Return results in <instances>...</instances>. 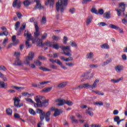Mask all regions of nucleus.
I'll use <instances>...</instances> for the list:
<instances>
[{
	"instance_id": "f257e3e1",
	"label": "nucleus",
	"mask_w": 127,
	"mask_h": 127,
	"mask_svg": "<svg viewBox=\"0 0 127 127\" xmlns=\"http://www.w3.org/2000/svg\"><path fill=\"white\" fill-rule=\"evenodd\" d=\"M68 4V0H59L56 5V8L58 12H61L63 13L64 12V9H65V6H67Z\"/></svg>"
},
{
	"instance_id": "f03ea898",
	"label": "nucleus",
	"mask_w": 127,
	"mask_h": 127,
	"mask_svg": "<svg viewBox=\"0 0 127 127\" xmlns=\"http://www.w3.org/2000/svg\"><path fill=\"white\" fill-rule=\"evenodd\" d=\"M60 48L62 49L64 53H62L63 54H64L66 56H68L70 58H66L65 62L68 61H73V58L71 57L72 56V54L70 53L71 52V49H70V46L65 47L63 45L61 46Z\"/></svg>"
},
{
	"instance_id": "7ed1b4c3",
	"label": "nucleus",
	"mask_w": 127,
	"mask_h": 127,
	"mask_svg": "<svg viewBox=\"0 0 127 127\" xmlns=\"http://www.w3.org/2000/svg\"><path fill=\"white\" fill-rule=\"evenodd\" d=\"M33 58H34V53L32 52H30L29 53L28 57L26 58V60L24 62L25 64L27 65H29L30 68H36V66L35 64H31L29 61H32L33 60Z\"/></svg>"
},
{
	"instance_id": "20e7f679",
	"label": "nucleus",
	"mask_w": 127,
	"mask_h": 127,
	"mask_svg": "<svg viewBox=\"0 0 127 127\" xmlns=\"http://www.w3.org/2000/svg\"><path fill=\"white\" fill-rule=\"evenodd\" d=\"M34 25L36 30V32L34 33L35 38H38V36L40 35V32H39V27H38V22L35 21L34 22Z\"/></svg>"
},
{
	"instance_id": "39448f33",
	"label": "nucleus",
	"mask_w": 127,
	"mask_h": 127,
	"mask_svg": "<svg viewBox=\"0 0 127 127\" xmlns=\"http://www.w3.org/2000/svg\"><path fill=\"white\" fill-rule=\"evenodd\" d=\"M37 114H39L40 115V119L41 120V122H43V120L45 119V112L43 111V110L40 109H37L36 111Z\"/></svg>"
},
{
	"instance_id": "423d86ee",
	"label": "nucleus",
	"mask_w": 127,
	"mask_h": 127,
	"mask_svg": "<svg viewBox=\"0 0 127 127\" xmlns=\"http://www.w3.org/2000/svg\"><path fill=\"white\" fill-rule=\"evenodd\" d=\"M14 101V105L15 107L17 108H20L23 106L22 103L19 104V102H20V99L18 97H15L13 99Z\"/></svg>"
},
{
	"instance_id": "0eeeda50",
	"label": "nucleus",
	"mask_w": 127,
	"mask_h": 127,
	"mask_svg": "<svg viewBox=\"0 0 127 127\" xmlns=\"http://www.w3.org/2000/svg\"><path fill=\"white\" fill-rule=\"evenodd\" d=\"M24 36H27V40H32L33 43H34L35 42V41L32 38V36H31V34L29 33L28 30H25V33L24 34Z\"/></svg>"
},
{
	"instance_id": "6e6552de",
	"label": "nucleus",
	"mask_w": 127,
	"mask_h": 127,
	"mask_svg": "<svg viewBox=\"0 0 127 127\" xmlns=\"http://www.w3.org/2000/svg\"><path fill=\"white\" fill-rule=\"evenodd\" d=\"M35 2H36L37 4L36 6L34 7L33 9H37V8H39V9H43L44 8V7L41 5V3H40V0H34Z\"/></svg>"
},
{
	"instance_id": "1a4fd4ad",
	"label": "nucleus",
	"mask_w": 127,
	"mask_h": 127,
	"mask_svg": "<svg viewBox=\"0 0 127 127\" xmlns=\"http://www.w3.org/2000/svg\"><path fill=\"white\" fill-rule=\"evenodd\" d=\"M12 5L13 7H17V8H20L21 6V2L20 1H18V0H14Z\"/></svg>"
},
{
	"instance_id": "9d476101",
	"label": "nucleus",
	"mask_w": 127,
	"mask_h": 127,
	"mask_svg": "<svg viewBox=\"0 0 127 127\" xmlns=\"http://www.w3.org/2000/svg\"><path fill=\"white\" fill-rule=\"evenodd\" d=\"M45 99V98L41 96H37L35 99L37 104H41L42 102L44 101Z\"/></svg>"
},
{
	"instance_id": "9b49d317",
	"label": "nucleus",
	"mask_w": 127,
	"mask_h": 127,
	"mask_svg": "<svg viewBox=\"0 0 127 127\" xmlns=\"http://www.w3.org/2000/svg\"><path fill=\"white\" fill-rule=\"evenodd\" d=\"M78 88L80 89H84V88H91V85L89 83H84L79 85Z\"/></svg>"
},
{
	"instance_id": "f8f14e48",
	"label": "nucleus",
	"mask_w": 127,
	"mask_h": 127,
	"mask_svg": "<svg viewBox=\"0 0 127 127\" xmlns=\"http://www.w3.org/2000/svg\"><path fill=\"white\" fill-rule=\"evenodd\" d=\"M50 3V7L53 8V5H54V0H47L45 2V5H48Z\"/></svg>"
},
{
	"instance_id": "ddd939ff",
	"label": "nucleus",
	"mask_w": 127,
	"mask_h": 127,
	"mask_svg": "<svg viewBox=\"0 0 127 127\" xmlns=\"http://www.w3.org/2000/svg\"><path fill=\"white\" fill-rule=\"evenodd\" d=\"M119 5V10L121 11H125L126 10V4L124 2L120 3Z\"/></svg>"
},
{
	"instance_id": "4468645a",
	"label": "nucleus",
	"mask_w": 127,
	"mask_h": 127,
	"mask_svg": "<svg viewBox=\"0 0 127 127\" xmlns=\"http://www.w3.org/2000/svg\"><path fill=\"white\" fill-rule=\"evenodd\" d=\"M13 65H15L16 66H21V65H22V62L19 60V58H16Z\"/></svg>"
},
{
	"instance_id": "2eb2a0df",
	"label": "nucleus",
	"mask_w": 127,
	"mask_h": 127,
	"mask_svg": "<svg viewBox=\"0 0 127 127\" xmlns=\"http://www.w3.org/2000/svg\"><path fill=\"white\" fill-rule=\"evenodd\" d=\"M48 100H44L41 104H39V107H47V106H48Z\"/></svg>"
},
{
	"instance_id": "dca6fc26",
	"label": "nucleus",
	"mask_w": 127,
	"mask_h": 127,
	"mask_svg": "<svg viewBox=\"0 0 127 127\" xmlns=\"http://www.w3.org/2000/svg\"><path fill=\"white\" fill-rule=\"evenodd\" d=\"M93 57H94V54H93V53L90 52L86 55V58L87 59H90V60L91 59V61H94L95 59L93 58Z\"/></svg>"
},
{
	"instance_id": "f3484780",
	"label": "nucleus",
	"mask_w": 127,
	"mask_h": 127,
	"mask_svg": "<svg viewBox=\"0 0 127 127\" xmlns=\"http://www.w3.org/2000/svg\"><path fill=\"white\" fill-rule=\"evenodd\" d=\"M26 26V24L25 23H23L22 26L20 27V29H19V32L18 33V35H20V33L21 32H23V30L25 29V27Z\"/></svg>"
},
{
	"instance_id": "a211bd4d",
	"label": "nucleus",
	"mask_w": 127,
	"mask_h": 127,
	"mask_svg": "<svg viewBox=\"0 0 127 127\" xmlns=\"http://www.w3.org/2000/svg\"><path fill=\"white\" fill-rule=\"evenodd\" d=\"M56 102H58V106H63L65 103V100L64 99H57Z\"/></svg>"
},
{
	"instance_id": "6ab92c4d",
	"label": "nucleus",
	"mask_w": 127,
	"mask_h": 127,
	"mask_svg": "<svg viewBox=\"0 0 127 127\" xmlns=\"http://www.w3.org/2000/svg\"><path fill=\"white\" fill-rule=\"evenodd\" d=\"M117 72H120L121 71L124 70V66L121 65H118L115 67Z\"/></svg>"
},
{
	"instance_id": "aec40b11",
	"label": "nucleus",
	"mask_w": 127,
	"mask_h": 127,
	"mask_svg": "<svg viewBox=\"0 0 127 127\" xmlns=\"http://www.w3.org/2000/svg\"><path fill=\"white\" fill-rule=\"evenodd\" d=\"M50 115H51V113L50 111H48L46 113L45 115V119L46 122H49L50 121Z\"/></svg>"
},
{
	"instance_id": "412c9836",
	"label": "nucleus",
	"mask_w": 127,
	"mask_h": 127,
	"mask_svg": "<svg viewBox=\"0 0 127 127\" xmlns=\"http://www.w3.org/2000/svg\"><path fill=\"white\" fill-rule=\"evenodd\" d=\"M67 84H68V82L67 81L62 82L60 83L59 85H58V88H64L66 87V85H67Z\"/></svg>"
},
{
	"instance_id": "4be33fe9",
	"label": "nucleus",
	"mask_w": 127,
	"mask_h": 127,
	"mask_svg": "<svg viewBox=\"0 0 127 127\" xmlns=\"http://www.w3.org/2000/svg\"><path fill=\"white\" fill-rule=\"evenodd\" d=\"M124 80V77H121L119 79H112L110 81L112 82V83H119L120 81H122Z\"/></svg>"
},
{
	"instance_id": "5701e85b",
	"label": "nucleus",
	"mask_w": 127,
	"mask_h": 127,
	"mask_svg": "<svg viewBox=\"0 0 127 127\" xmlns=\"http://www.w3.org/2000/svg\"><path fill=\"white\" fill-rule=\"evenodd\" d=\"M99 82H100V80H99L98 79H96L94 82L93 85H91L90 88H91L92 89H95V88L97 87V84H98Z\"/></svg>"
},
{
	"instance_id": "b1692460",
	"label": "nucleus",
	"mask_w": 127,
	"mask_h": 127,
	"mask_svg": "<svg viewBox=\"0 0 127 127\" xmlns=\"http://www.w3.org/2000/svg\"><path fill=\"white\" fill-rule=\"evenodd\" d=\"M32 2V0H25L23 2V3L25 6H28Z\"/></svg>"
},
{
	"instance_id": "393cba45",
	"label": "nucleus",
	"mask_w": 127,
	"mask_h": 127,
	"mask_svg": "<svg viewBox=\"0 0 127 127\" xmlns=\"http://www.w3.org/2000/svg\"><path fill=\"white\" fill-rule=\"evenodd\" d=\"M105 18H110L111 17V12L107 11L104 14Z\"/></svg>"
},
{
	"instance_id": "a878e982",
	"label": "nucleus",
	"mask_w": 127,
	"mask_h": 127,
	"mask_svg": "<svg viewBox=\"0 0 127 127\" xmlns=\"http://www.w3.org/2000/svg\"><path fill=\"white\" fill-rule=\"evenodd\" d=\"M42 39H38L37 40L38 46H43V44L42 43Z\"/></svg>"
},
{
	"instance_id": "bb28decb",
	"label": "nucleus",
	"mask_w": 127,
	"mask_h": 127,
	"mask_svg": "<svg viewBox=\"0 0 127 127\" xmlns=\"http://www.w3.org/2000/svg\"><path fill=\"white\" fill-rule=\"evenodd\" d=\"M0 88H5L6 87H7V83H5L4 82L0 80Z\"/></svg>"
},
{
	"instance_id": "cd10ccee",
	"label": "nucleus",
	"mask_w": 127,
	"mask_h": 127,
	"mask_svg": "<svg viewBox=\"0 0 127 127\" xmlns=\"http://www.w3.org/2000/svg\"><path fill=\"white\" fill-rule=\"evenodd\" d=\"M52 90V87H46L42 90V92H45V93H48Z\"/></svg>"
},
{
	"instance_id": "c85d7f7f",
	"label": "nucleus",
	"mask_w": 127,
	"mask_h": 127,
	"mask_svg": "<svg viewBox=\"0 0 127 127\" xmlns=\"http://www.w3.org/2000/svg\"><path fill=\"white\" fill-rule=\"evenodd\" d=\"M60 114H61V112L58 110V109H56V110L55 111V113L54 114V117H57L58 116H60Z\"/></svg>"
},
{
	"instance_id": "c756f323",
	"label": "nucleus",
	"mask_w": 127,
	"mask_h": 127,
	"mask_svg": "<svg viewBox=\"0 0 127 127\" xmlns=\"http://www.w3.org/2000/svg\"><path fill=\"white\" fill-rule=\"evenodd\" d=\"M6 113L8 116H12V110L11 109H6Z\"/></svg>"
},
{
	"instance_id": "7c9ffc66",
	"label": "nucleus",
	"mask_w": 127,
	"mask_h": 127,
	"mask_svg": "<svg viewBox=\"0 0 127 127\" xmlns=\"http://www.w3.org/2000/svg\"><path fill=\"white\" fill-rule=\"evenodd\" d=\"M61 46H59V44H58L57 43H55L54 45H53V48H54L55 49H59V48H61Z\"/></svg>"
},
{
	"instance_id": "2f4dec72",
	"label": "nucleus",
	"mask_w": 127,
	"mask_h": 127,
	"mask_svg": "<svg viewBox=\"0 0 127 127\" xmlns=\"http://www.w3.org/2000/svg\"><path fill=\"white\" fill-rule=\"evenodd\" d=\"M92 19H93L92 17H88V18H87V21H86V25H89L92 22Z\"/></svg>"
},
{
	"instance_id": "473e14b6",
	"label": "nucleus",
	"mask_w": 127,
	"mask_h": 127,
	"mask_svg": "<svg viewBox=\"0 0 127 127\" xmlns=\"http://www.w3.org/2000/svg\"><path fill=\"white\" fill-rule=\"evenodd\" d=\"M65 104L70 106H73V105H74V103L72 101H71V100H65Z\"/></svg>"
},
{
	"instance_id": "72a5a7b5",
	"label": "nucleus",
	"mask_w": 127,
	"mask_h": 127,
	"mask_svg": "<svg viewBox=\"0 0 127 127\" xmlns=\"http://www.w3.org/2000/svg\"><path fill=\"white\" fill-rule=\"evenodd\" d=\"M101 48H104V49H109L110 48V46L108 44L105 43L101 46Z\"/></svg>"
},
{
	"instance_id": "f704fd0d",
	"label": "nucleus",
	"mask_w": 127,
	"mask_h": 127,
	"mask_svg": "<svg viewBox=\"0 0 127 127\" xmlns=\"http://www.w3.org/2000/svg\"><path fill=\"white\" fill-rule=\"evenodd\" d=\"M34 63H35L36 66H41L42 65V63L38 60H35Z\"/></svg>"
},
{
	"instance_id": "c9c22d12",
	"label": "nucleus",
	"mask_w": 127,
	"mask_h": 127,
	"mask_svg": "<svg viewBox=\"0 0 127 127\" xmlns=\"http://www.w3.org/2000/svg\"><path fill=\"white\" fill-rule=\"evenodd\" d=\"M52 38L53 40H54V41H58V40H60V37L55 36V35H53L52 37Z\"/></svg>"
},
{
	"instance_id": "e433bc0d",
	"label": "nucleus",
	"mask_w": 127,
	"mask_h": 127,
	"mask_svg": "<svg viewBox=\"0 0 127 127\" xmlns=\"http://www.w3.org/2000/svg\"><path fill=\"white\" fill-rule=\"evenodd\" d=\"M71 121L75 124H78V120L75 119V116H71L70 117Z\"/></svg>"
},
{
	"instance_id": "4c0bfd02",
	"label": "nucleus",
	"mask_w": 127,
	"mask_h": 127,
	"mask_svg": "<svg viewBox=\"0 0 127 127\" xmlns=\"http://www.w3.org/2000/svg\"><path fill=\"white\" fill-rule=\"evenodd\" d=\"M45 45H47V46H49L50 47H53V45L52 44V42L50 41H47L45 43Z\"/></svg>"
},
{
	"instance_id": "58836bf2",
	"label": "nucleus",
	"mask_w": 127,
	"mask_h": 127,
	"mask_svg": "<svg viewBox=\"0 0 127 127\" xmlns=\"http://www.w3.org/2000/svg\"><path fill=\"white\" fill-rule=\"evenodd\" d=\"M109 27H110L111 28H113V29H116V30H118V29H119V27L114 24H110Z\"/></svg>"
},
{
	"instance_id": "ea45409f",
	"label": "nucleus",
	"mask_w": 127,
	"mask_h": 127,
	"mask_svg": "<svg viewBox=\"0 0 127 127\" xmlns=\"http://www.w3.org/2000/svg\"><path fill=\"white\" fill-rule=\"evenodd\" d=\"M91 11L92 13H95V14H99V13H98V10L96 9L95 8H92Z\"/></svg>"
},
{
	"instance_id": "a19ab883",
	"label": "nucleus",
	"mask_w": 127,
	"mask_h": 127,
	"mask_svg": "<svg viewBox=\"0 0 127 127\" xmlns=\"http://www.w3.org/2000/svg\"><path fill=\"white\" fill-rule=\"evenodd\" d=\"M39 69H40V70H42V71H51V69H48L44 67H40L39 68Z\"/></svg>"
},
{
	"instance_id": "79ce46f5",
	"label": "nucleus",
	"mask_w": 127,
	"mask_h": 127,
	"mask_svg": "<svg viewBox=\"0 0 127 127\" xmlns=\"http://www.w3.org/2000/svg\"><path fill=\"white\" fill-rule=\"evenodd\" d=\"M20 25V22H19V21L16 22V23L15 24V30H17L18 29V27H19Z\"/></svg>"
},
{
	"instance_id": "37998d69",
	"label": "nucleus",
	"mask_w": 127,
	"mask_h": 127,
	"mask_svg": "<svg viewBox=\"0 0 127 127\" xmlns=\"http://www.w3.org/2000/svg\"><path fill=\"white\" fill-rule=\"evenodd\" d=\"M29 112L30 114H31V115H33V116H35V115H36V113L32 109H30L29 110Z\"/></svg>"
},
{
	"instance_id": "c03bdc74",
	"label": "nucleus",
	"mask_w": 127,
	"mask_h": 127,
	"mask_svg": "<svg viewBox=\"0 0 127 127\" xmlns=\"http://www.w3.org/2000/svg\"><path fill=\"white\" fill-rule=\"evenodd\" d=\"M46 21H47L46 17H45V16H43L42 18L41 23L42 24H45V23H46Z\"/></svg>"
},
{
	"instance_id": "a18cd8bd",
	"label": "nucleus",
	"mask_w": 127,
	"mask_h": 127,
	"mask_svg": "<svg viewBox=\"0 0 127 127\" xmlns=\"http://www.w3.org/2000/svg\"><path fill=\"white\" fill-rule=\"evenodd\" d=\"M25 44H26V47H27V48H28L29 47H31V44L29 43V40H27V41H26Z\"/></svg>"
},
{
	"instance_id": "49530a36",
	"label": "nucleus",
	"mask_w": 127,
	"mask_h": 127,
	"mask_svg": "<svg viewBox=\"0 0 127 127\" xmlns=\"http://www.w3.org/2000/svg\"><path fill=\"white\" fill-rule=\"evenodd\" d=\"M12 87L13 89H15L16 90H17L18 91L19 90H23V87H22L13 86Z\"/></svg>"
},
{
	"instance_id": "de8ad7c7",
	"label": "nucleus",
	"mask_w": 127,
	"mask_h": 127,
	"mask_svg": "<svg viewBox=\"0 0 127 127\" xmlns=\"http://www.w3.org/2000/svg\"><path fill=\"white\" fill-rule=\"evenodd\" d=\"M7 41H8V38H6L4 39V40L3 41V45L4 46V47H5V46L6 45V43L7 42Z\"/></svg>"
},
{
	"instance_id": "09e8293b",
	"label": "nucleus",
	"mask_w": 127,
	"mask_h": 127,
	"mask_svg": "<svg viewBox=\"0 0 127 127\" xmlns=\"http://www.w3.org/2000/svg\"><path fill=\"white\" fill-rule=\"evenodd\" d=\"M67 41H68V37H66V36H64L63 39V42L64 44H66Z\"/></svg>"
},
{
	"instance_id": "8fccbe9b",
	"label": "nucleus",
	"mask_w": 127,
	"mask_h": 127,
	"mask_svg": "<svg viewBox=\"0 0 127 127\" xmlns=\"http://www.w3.org/2000/svg\"><path fill=\"white\" fill-rule=\"evenodd\" d=\"M95 105H97L99 106H104V102L102 101L96 102L95 103Z\"/></svg>"
},
{
	"instance_id": "3c124183",
	"label": "nucleus",
	"mask_w": 127,
	"mask_h": 127,
	"mask_svg": "<svg viewBox=\"0 0 127 127\" xmlns=\"http://www.w3.org/2000/svg\"><path fill=\"white\" fill-rule=\"evenodd\" d=\"M110 62H111V61L107 60L106 62H103L102 65L104 67V66H106V65H108Z\"/></svg>"
},
{
	"instance_id": "603ef678",
	"label": "nucleus",
	"mask_w": 127,
	"mask_h": 127,
	"mask_svg": "<svg viewBox=\"0 0 127 127\" xmlns=\"http://www.w3.org/2000/svg\"><path fill=\"white\" fill-rule=\"evenodd\" d=\"M12 43V45H16V44H18L19 43V41L18 39H16L14 41H13Z\"/></svg>"
},
{
	"instance_id": "864d4df0",
	"label": "nucleus",
	"mask_w": 127,
	"mask_h": 127,
	"mask_svg": "<svg viewBox=\"0 0 127 127\" xmlns=\"http://www.w3.org/2000/svg\"><path fill=\"white\" fill-rule=\"evenodd\" d=\"M50 82H51V81H44L43 82H39V84L41 85H45V84H48V83H50Z\"/></svg>"
},
{
	"instance_id": "5fc2aeb1",
	"label": "nucleus",
	"mask_w": 127,
	"mask_h": 127,
	"mask_svg": "<svg viewBox=\"0 0 127 127\" xmlns=\"http://www.w3.org/2000/svg\"><path fill=\"white\" fill-rule=\"evenodd\" d=\"M47 37V33H45L42 35L41 39H42V40H44V39H46Z\"/></svg>"
},
{
	"instance_id": "6e6d98bb",
	"label": "nucleus",
	"mask_w": 127,
	"mask_h": 127,
	"mask_svg": "<svg viewBox=\"0 0 127 127\" xmlns=\"http://www.w3.org/2000/svg\"><path fill=\"white\" fill-rule=\"evenodd\" d=\"M22 95L24 97H30L31 96V94L27 93V92H24L22 93Z\"/></svg>"
},
{
	"instance_id": "4d7b16f0",
	"label": "nucleus",
	"mask_w": 127,
	"mask_h": 127,
	"mask_svg": "<svg viewBox=\"0 0 127 127\" xmlns=\"http://www.w3.org/2000/svg\"><path fill=\"white\" fill-rule=\"evenodd\" d=\"M98 14H101V15L104 14V9H100L98 11Z\"/></svg>"
},
{
	"instance_id": "13d9d810",
	"label": "nucleus",
	"mask_w": 127,
	"mask_h": 127,
	"mask_svg": "<svg viewBox=\"0 0 127 127\" xmlns=\"http://www.w3.org/2000/svg\"><path fill=\"white\" fill-rule=\"evenodd\" d=\"M86 113L89 115L90 117H93V116L94 115V113H93V112H91L88 110H87Z\"/></svg>"
},
{
	"instance_id": "bf43d9fd",
	"label": "nucleus",
	"mask_w": 127,
	"mask_h": 127,
	"mask_svg": "<svg viewBox=\"0 0 127 127\" xmlns=\"http://www.w3.org/2000/svg\"><path fill=\"white\" fill-rule=\"evenodd\" d=\"M90 68H98V64H90L89 65Z\"/></svg>"
},
{
	"instance_id": "052dcab7",
	"label": "nucleus",
	"mask_w": 127,
	"mask_h": 127,
	"mask_svg": "<svg viewBox=\"0 0 127 127\" xmlns=\"http://www.w3.org/2000/svg\"><path fill=\"white\" fill-rule=\"evenodd\" d=\"M16 14L17 16H18V18L20 19L22 17V14H21V13H20V12H17Z\"/></svg>"
},
{
	"instance_id": "680f3d73",
	"label": "nucleus",
	"mask_w": 127,
	"mask_h": 127,
	"mask_svg": "<svg viewBox=\"0 0 127 127\" xmlns=\"http://www.w3.org/2000/svg\"><path fill=\"white\" fill-rule=\"evenodd\" d=\"M98 25L99 26H106L107 25V24L104 22H100L98 24Z\"/></svg>"
},
{
	"instance_id": "e2e57ef3",
	"label": "nucleus",
	"mask_w": 127,
	"mask_h": 127,
	"mask_svg": "<svg viewBox=\"0 0 127 127\" xmlns=\"http://www.w3.org/2000/svg\"><path fill=\"white\" fill-rule=\"evenodd\" d=\"M0 70H2V71H6V67L3 65H1L0 66Z\"/></svg>"
},
{
	"instance_id": "0e129e2a",
	"label": "nucleus",
	"mask_w": 127,
	"mask_h": 127,
	"mask_svg": "<svg viewBox=\"0 0 127 127\" xmlns=\"http://www.w3.org/2000/svg\"><path fill=\"white\" fill-rule=\"evenodd\" d=\"M120 120V117L119 116H115L114 118V121L115 122H116L117 123V125H118V122Z\"/></svg>"
},
{
	"instance_id": "69168bd1",
	"label": "nucleus",
	"mask_w": 127,
	"mask_h": 127,
	"mask_svg": "<svg viewBox=\"0 0 127 127\" xmlns=\"http://www.w3.org/2000/svg\"><path fill=\"white\" fill-rule=\"evenodd\" d=\"M14 117L15 119H19V118H20V116L17 113H15L14 114Z\"/></svg>"
},
{
	"instance_id": "338daca9",
	"label": "nucleus",
	"mask_w": 127,
	"mask_h": 127,
	"mask_svg": "<svg viewBox=\"0 0 127 127\" xmlns=\"http://www.w3.org/2000/svg\"><path fill=\"white\" fill-rule=\"evenodd\" d=\"M38 58L40 60H46V58H45L44 56H39L38 57Z\"/></svg>"
},
{
	"instance_id": "774afa93",
	"label": "nucleus",
	"mask_w": 127,
	"mask_h": 127,
	"mask_svg": "<svg viewBox=\"0 0 127 127\" xmlns=\"http://www.w3.org/2000/svg\"><path fill=\"white\" fill-rule=\"evenodd\" d=\"M70 43H71L70 44V45H71L72 46V47H78V45H77V44L76 43L70 42Z\"/></svg>"
}]
</instances>
